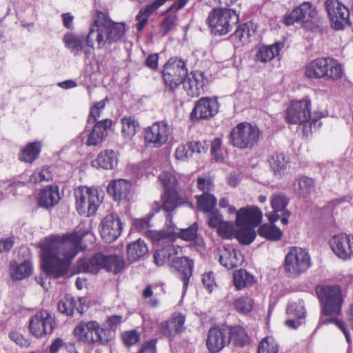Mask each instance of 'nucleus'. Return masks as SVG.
<instances>
[{
    "label": "nucleus",
    "mask_w": 353,
    "mask_h": 353,
    "mask_svg": "<svg viewBox=\"0 0 353 353\" xmlns=\"http://www.w3.org/2000/svg\"><path fill=\"white\" fill-rule=\"evenodd\" d=\"M124 33V23H116L107 12L96 10L88 34L68 32L64 34L63 43L74 56H79L83 52L88 57L94 49V40L98 49H108L111 44L119 41Z\"/></svg>",
    "instance_id": "1"
},
{
    "label": "nucleus",
    "mask_w": 353,
    "mask_h": 353,
    "mask_svg": "<svg viewBox=\"0 0 353 353\" xmlns=\"http://www.w3.org/2000/svg\"><path fill=\"white\" fill-rule=\"evenodd\" d=\"M83 234L77 232L46 239L40 244L41 268L50 278L65 275L72 260L82 250Z\"/></svg>",
    "instance_id": "2"
},
{
    "label": "nucleus",
    "mask_w": 353,
    "mask_h": 353,
    "mask_svg": "<svg viewBox=\"0 0 353 353\" xmlns=\"http://www.w3.org/2000/svg\"><path fill=\"white\" fill-rule=\"evenodd\" d=\"M159 179L164 187V192L161 195V201H155L152 209L158 212L161 209L166 212H170L181 205L192 207V203L181 192L178 190V183L176 177L170 172H162Z\"/></svg>",
    "instance_id": "3"
},
{
    "label": "nucleus",
    "mask_w": 353,
    "mask_h": 353,
    "mask_svg": "<svg viewBox=\"0 0 353 353\" xmlns=\"http://www.w3.org/2000/svg\"><path fill=\"white\" fill-rule=\"evenodd\" d=\"M323 112L311 113V101L308 97L301 100L292 101L285 110V121L290 124H299L303 125V132H309L311 128V123L316 122L318 119L325 117Z\"/></svg>",
    "instance_id": "4"
},
{
    "label": "nucleus",
    "mask_w": 353,
    "mask_h": 353,
    "mask_svg": "<svg viewBox=\"0 0 353 353\" xmlns=\"http://www.w3.org/2000/svg\"><path fill=\"white\" fill-rule=\"evenodd\" d=\"M239 21V16L236 11L224 7L213 8L206 20L211 33L216 36L228 34Z\"/></svg>",
    "instance_id": "5"
},
{
    "label": "nucleus",
    "mask_w": 353,
    "mask_h": 353,
    "mask_svg": "<svg viewBox=\"0 0 353 353\" xmlns=\"http://www.w3.org/2000/svg\"><path fill=\"white\" fill-rule=\"evenodd\" d=\"M78 341L93 345H105L111 340L110 331L96 321H81L74 329Z\"/></svg>",
    "instance_id": "6"
},
{
    "label": "nucleus",
    "mask_w": 353,
    "mask_h": 353,
    "mask_svg": "<svg viewBox=\"0 0 353 353\" xmlns=\"http://www.w3.org/2000/svg\"><path fill=\"white\" fill-rule=\"evenodd\" d=\"M344 71L339 62L330 57L317 58L311 61L306 67L305 75L310 79L338 80Z\"/></svg>",
    "instance_id": "7"
},
{
    "label": "nucleus",
    "mask_w": 353,
    "mask_h": 353,
    "mask_svg": "<svg viewBox=\"0 0 353 353\" xmlns=\"http://www.w3.org/2000/svg\"><path fill=\"white\" fill-rule=\"evenodd\" d=\"M260 135L261 131L256 125L241 122L231 130L229 143L241 150L251 149L259 141Z\"/></svg>",
    "instance_id": "8"
},
{
    "label": "nucleus",
    "mask_w": 353,
    "mask_h": 353,
    "mask_svg": "<svg viewBox=\"0 0 353 353\" xmlns=\"http://www.w3.org/2000/svg\"><path fill=\"white\" fill-rule=\"evenodd\" d=\"M316 293L321 302L323 315H339L343 298L339 285H318Z\"/></svg>",
    "instance_id": "9"
},
{
    "label": "nucleus",
    "mask_w": 353,
    "mask_h": 353,
    "mask_svg": "<svg viewBox=\"0 0 353 353\" xmlns=\"http://www.w3.org/2000/svg\"><path fill=\"white\" fill-rule=\"evenodd\" d=\"M74 196L77 211L85 217L95 214L102 201L98 189L94 188H79Z\"/></svg>",
    "instance_id": "10"
},
{
    "label": "nucleus",
    "mask_w": 353,
    "mask_h": 353,
    "mask_svg": "<svg viewBox=\"0 0 353 353\" xmlns=\"http://www.w3.org/2000/svg\"><path fill=\"white\" fill-rule=\"evenodd\" d=\"M188 73V68L183 60L171 57L164 65L162 71L161 76L165 87L174 92L181 83L183 84Z\"/></svg>",
    "instance_id": "11"
},
{
    "label": "nucleus",
    "mask_w": 353,
    "mask_h": 353,
    "mask_svg": "<svg viewBox=\"0 0 353 353\" xmlns=\"http://www.w3.org/2000/svg\"><path fill=\"white\" fill-rule=\"evenodd\" d=\"M311 265L310 254L305 250L293 247L285 257V271L289 277H296L305 272Z\"/></svg>",
    "instance_id": "12"
},
{
    "label": "nucleus",
    "mask_w": 353,
    "mask_h": 353,
    "mask_svg": "<svg viewBox=\"0 0 353 353\" xmlns=\"http://www.w3.org/2000/svg\"><path fill=\"white\" fill-rule=\"evenodd\" d=\"M171 129L164 121L154 122L145 129L144 140L148 147L160 148L163 145L171 134Z\"/></svg>",
    "instance_id": "13"
},
{
    "label": "nucleus",
    "mask_w": 353,
    "mask_h": 353,
    "mask_svg": "<svg viewBox=\"0 0 353 353\" xmlns=\"http://www.w3.org/2000/svg\"><path fill=\"white\" fill-rule=\"evenodd\" d=\"M55 325L52 315L48 310H41L30 319L29 330L37 338H42L50 334Z\"/></svg>",
    "instance_id": "14"
},
{
    "label": "nucleus",
    "mask_w": 353,
    "mask_h": 353,
    "mask_svg": "<svg viewBox=\"0 0 353 353\" xmlns=\"http://www.w3.org/2000/svg\"><path fill=\"white\" fill-rule=\"evenodd\" d=\"M325 6L333 29L343 30L347 25L350 24L349 10L339 0H326Z\"/></svg>",
    "instance_id": "15"
},
{
    "label": "nucleus",
    "mask_w": 353,
    "mask_h": 353,
    "mask_svg": "<svg viewBox=\"0 0 353 353\" xmlns=\"http://www.w3.org/2000/svg\"><path fill=\"white\" fill-rule=\"evenodd\" d=\"M219 109V103L216 98L202 97L196 101L190 114L192 121L199 119H209L215 116Z\"/></svg>",
    "instance_id": "16"
},
{
    "label": "nucleus",
    "mask_w": 353,
    "mask_h": 353,
    "mask_svg": "<svg viewBox=\"0 0 353 353\" xmlns=\"http://www.w3.org/2000/svg\"><path fill=\"white\" fill-rule=\"evenodd\" d=\"M123 223L117 214H110L101 222V236L106 243H112L121 235Z\"/></svg>",
    "instance_id": "17"
},
{
    "label": "nucleus",
    "mask_w": 353,
    "mask_h": 353,
    "mask_svg": "<svg viewBox=\"0 0 353 353\" xmlns=\"http://www.w3.org/2000/svg\"><path fill=\"white\" fill-rule=\"evenodd\" d=\"M170 269L176 272L183 283V294H185L189 285L190 279L192 275L194 261L186 256H175L171 259Z\"/></svg>",
    "instance_id": "18"
},
{
    "label": "nucleus",
    "mask_w": 353,
    "mask_h": 353,
    "mask_svg": "<svg viewBox=\"0 0 353 353\" xmlns=\"http://www.w3.org/2000/svg\"><path fill=\"white\" fill-rule=\"evenodd\" d=\"M334 253L343 260L353 257V236L345 234L334 235L330 241Z\"/></svg>",
    "instance_id": "19"
},
{
    "label": "nucleus",
    "mask_w": 353,
    "mask_h": 353,
    "mask_svg": "<svg viewBox=\"0 0 353 353\" xmlns=\"http://www.w3.org/2000/svg\"><path fill=\"white\" fill-rule=\"evenodd\" d=\"M228 329L215 326L208 333L206 346L210 353H218L230 344Z\"/></svg>",
    "instance_id": "20"
},
{
    "label": "nucleus",
    "mask_w": 353,
    "mask_h": 353,
    "mask_svg": "<svg viewBox=\"0 0 353 353\" xmlns=\"http://www.w3.org/2000/svg\"><path fill=\"white\" fill-rule=\"evenodd\" d=\"M316 13V10L312 4L309 1H305L294 8L289 14H286L283 18V23L290 26L296 22H304L307 17L314 18Z\"/></svg>",
    "instance_id": "21"
},
{
    "label": "nucleus",
    "mask_w": 353,
    "mask_h": 353,
    "mask_svg": "<svg viewBox=\"0 0 353 353\" xmlns=\"http://www.w3.org/2000/svg\"><path fill=\"white\" fill-rule=\"evenodd\" d=\"M262 213L256 206H247L236 212V226L256 227L261 221Z\"/></svg>",
    "instance_id": "22"
},
{
    "label": "nucleus",
    "mask_w": 353,
    "mask_h": 353,
    "mask_svg": "<svg viewBox=\"0 0 353 353\" xmlns=\"http://www.w3.org/2000/svg\"><path fill=\"white\" fill-rule=\"evenodd\" d=\"M112 123V121L110 119H105L95 123L88 134L85 144L88 146H95L101 143L111 130Z\"/></svg>",
    "instance_id": "23"
},
{
    "label": "nucleus",
    "mask_w": 353,
    "mask_h": 353,
    "mask_svg": "<svg viewBox=\"0 0 353 353\" xmlns=\"http://www.w3.org/2000/svg\"><path fill=\"white\" fill-rule=\"evenodd\" d=\"M205 78L203 72H191L188 73L183 83V88L190 97H197L202 94Z\"/></svg>",
    "instance_id": "24"
},
{
    "label": "nucleus",
    "mask_w": 353,
    "mask_h": 353,
    "mask_svg": "<svg viewBox=\"0 0 353 353\" xmlns=\"http://www.w3.org/2000/svg\"><path fill=\"white\" fill-rule=\"evenodd\" d=\"M103 253L98 252L91 257L79 259L77 261L76 268L79 273L96 274L103 270Z\"/></svg>",
    "instance_id": "25"
},
{
    "label": "nucleus",
    "mask_w": 353,
    "mask_h": 353,
    "mask_svg": "<svg viewBox=\"0 0 353 353\" xmlns=\"http://www.w3.org/2000/svg\"><path fill=\"white\" fill-rule=\"evenodd\" d=\"M185 320L183 315L172 316L168 321L160 323V333L167 338H174L184 330Z\"/></svg>",
    "instance_id": "26"
},
{
    "label": "nucleus",
    "mask_w": 353,
    "mask_h": 353,
    "mask_svg": "<svg viewBox=\"0 0 353 353\" xmlns=\"http://www.w3.org/2000/svg\"><path fill=\"white\" fill-rule=\"evenodd\" d=\"M84 299L78 298L75 299L74 296L70 294H66L63 299H61L58 304V310L66 316H72L77 311L79 314L83 313L84 310Z\"/></svg>",
    "instance_id": "27"
},
{
    "label": "nucleus",
    "mask_w": 353,
    "mask_h": 353,
    "mask_svg": "<svg viewBox=\"0 0 353 353\" xmlns=\"http://www.w3.org/2000/svg\"><path fill=\"white\" fill-rule=\"evenodd\" d=\"M118 164V152L113 150H104L92 161V165L104 170H112Z\"/></svg>",
    "instance_id": "28"
},
{
    "label": "nucleus",
    "mask_w": 353,
    "mask_h": 353,
    "mask_svg": "<svg viewBox=\"0 0 353 353\" xmlns=\"http://www.w3.org/2000/svg\"><path fill=\"white\" fill-rule=\"evenodd\" d=\"M59 200L58 186L49 185L40 191L38 196V205L40 207L49 209L56 205Z\"/></svg>",
    "instance_id": "29"
},
{
    "label": "nucleus",
    "mask_w": 353,
    "mask_h": 353,
    "mask_svg": "<svg viewBox=\"0 0 353 353\" xmlns=\"http://www.w3.org/2000/svg\"><path fill=\"white\" fill-rule=\"evenodd\" d=\"M289 198L283 193H278L272 195L271 198V207L272 212L267 214L270 223H274L280 218L279 212L288 211L286 209L289 203Z\"/></svg>",
    "instance_id": "30"
},
{
    "label": "nucleus",
    "mask_w": 353,
    "mask_h": 353,
    "mask_svg": "<svg viewBox=\"0 0 353 353\" xmlns=\"http://www.w3.org/2000/svg\"><path fill=\"white\" fill-rule=\"evenodd\" d=\"M182 249L180 246L168 243L160 249H158L154 253V261L158 266H161L167 262L170 264L171 259L181 252Z\"/></svg>",
    "instance_id": "31"
},
{
    "label": "nucleus",
    "mask_w": 353,
    "mask_h": 353,
    "mask_svg": "<svg viewBox=\"0 0 353 353\" xmlns=\"http://www.w3.org/2000/svg\"><path fill=\"white\" fill-rule=\"evenodd\" d=\"M288 314L294 316V319H288L285 321V325L292 329L299 327L305 317L306 311L302 303H294L290 304L286 310Z\"/></svg>",
    "instance_id": "32"
},
{
    "label": "nucleus",
    "mask_w": 353,
    "mask_h": 353,
    "mask_svg": "<svg viewBox=\"0 0 353 353\" xmlns=\"http://www.w3.org/2000/svg\"><path fill=\"white\" fill-rule=\"evenodd\" d=\"M131 184L125 179L112 181L108 186L107 190L114 196V200L126 199L130 193Z\"/></svg>",
    "instance_id": "33"
},
{
    "label": "nucleus",
    "mask_w": 353,
    "mask_h": 353,
    "mask_svg": "<svg viewBox=\"0 0 353 353\" xmlns=\"http://www.w3.org/2000/svg\"><path fill=\"white\" fill-rule=\"evenodd\" d=\"M33 271L32 264L29 261L21 263L12 262L10 263V274L12 280L19 281L28 277Z\"/></svg>",
    "instance_id": "34"
},
{
    "label": "nucleus",
    "mask_w": 353,
    "mask_h": 353,
    "mask_svg": "<svg viewBox=\"0 0 353 353\" xmlns=\"http://www.w3.org/2000/svg\"><path fill=\"white\" fill-rule=\"evenodd\" d=\"M294 187L300 196L307 197L314 191L315 182L311 177L300 175L296 178Z\"/></svg>",
    "instance_id": "35"
},
{
    "label": "nucleus",
    "mask_w": 353,
    "mask_h": 353,
    "mask_svg": "<svg viewBox=\"0 0 353 353\" xmlns=\"http://www.w3.org/2000/svg\"><path fill=\"white\" fill-rule=\"evenodd\" d=\"M103 270L114 274H118L123 270L125 261L122 256L118 254L105 255L103 254Z\"/></svg>",
    "instance_id": "36"
},
{
    "label": "nucleus",
    "mask_w": 353,
    "mask_h": 353,
    "mask_svg": "<svg viewBox=\"0 0 353 353\" xmlns=\"http://www.w3.org/2000/svg\"><path fill=\"white\" fill-rule=\"evenodd\" d=\"M283 48V43L281 42H276L271 46H262L256 52V59L263 63L270 61L276 55H279Z\"/></svg>",
    "instance_id": "37"
},
{
    "label": "nucleus",
    "mask_w": 353,
    "mask_h": 353,
    "mask_svg": "<svg viewBox=\"0 0 353 353\" xmlns=\"http://www.w3.org/2000/svg\"><path fill=\"white\" fill-rule=\"evenodd\" d=\"M268 162L274 175L281 177L286 172L288 161L283 153H274L268 159Z\"/></svg>",
    "instance_id": "38"
},
{
    "label": "nucleus",
    "mask_w": 353,
    "mask_h": 353,
    "mask_svg": "<svg viewBox=\"0 0 353 353\" xmlns=\"http://www.w3.org/2000/svg\"><path fill=\"white\" fill-rule=\"evenodd\" d=\"M230 343L232 341L235 346L243 347L250 342V337L245 329L241 326L235 325L228 329Z\"/></svg>",
    "instance_id": "39"
},
{
    "label": "nucleus",
    "mask_w": 353,
    "mask_h": 353,
    "mask_svg": "<svg viewBox=\"0 0 353 353\" xmlns=\"http://www.w3.org/2000/svg\"><path fill=\"white\" fill-rule=\"evenodd\" d=\"M148 252V247L144 241L139 239L137 241L129 244L127 248V255L131 262L139 260Z\"/></svg>",
    "instance_id": "40"
},
{
    "label": "nucleus",
    "mask_w": 353,
    "mask_h": 353,
    "mask_svg": "<svg viewBox=\"0 0 353 353\" xmlns=\"http://www.w3.org/2000/svg\"><path fill=\"white\" fill-rule=\"evenodd\" d=\"M233 281L237 290H242L256 282L255 277L245 269H240L233 274Z\"/></svg>",
    "instance_id": "41"
},
{
    "label": "nucleus",
    "mask_w": 353,
    "mask_h": 353,
    "mask_svg": "<svg viewBox=\"0 0 353 353\" xmlns=\"http://www.w3.org/2000/svg\"><path fill=\"white\" fill-rule=\"evenodd\" d=\"M258 234L267 240L278 241L282 237L283 232L274 223H271V224L264 223L259 226Z\"/></svg>",
    "instance_id": "42"
},
{
    "label": "nucleus",
    "mask_w": 353,
    "mask_h": 353,
    "mask_svg": "<svg viewBox=\"0 0 353 353\" xmlns=\"http://www.w3.org/2000/svg\"><path fill=\"white\" fill-rule=\"evenodd\" d=\"M234 233V237L242 245H250L256 238V232L254 227L250 226H238Z\"/></svg>",
    "instance_id": "43"
},
{
    "label": "nucleus",
    "mask_w": 353,
    "mask_h": 353,
    "mask_svg": "<svg viewBox=\"0 0 353 353\" xmlns=\"http://www.w3.org/2000/svg\"><path fill=\"white\" fill-rule=\"evenodd\" d=\"M41 152V144L39 142L28 143L19 154L20 160L32 163L39 157Z\"/></svg>",
    "instance_id": "44"
},
{
    "label": "nucleus",
    "mask_w": 353,
    "mask_h": 353,
    "mask_svg": "<svg viewBox=\"0 0 353 353\" xmlns=\"http://www.w3.org/2000/svg\"><path fill=\"white\" fill-rule=\"evenodd\" d=\"M196 203L198 210L205 212L212 211L216 204V199L213 194H202L196 196Z\"/></svg>",
    "instance_id": "45"
},
{
    "label": "nucleus",
    "mask_w": 353,
    "mask_h": 353,
    "mask_svg": "<svg viewBox=\"0 0 353 353\" xmlns=\"http://www.w3.org/2000/svg\"><path fill=\"white\" fill-rule=\"evenodd\" d=\"M219 262L223 266L229 270L233 269L240 264L235 250L230 251L225 249L219 256Z\"/></svg>",
    "instance_id": "46"
},
{
    "label": "nucleus",
    "mask_w": 353,
    "mask_h": 353,
    "mask_svg": "<svg viewBox=\"0 0 353 353\" xmlns=\"http://www.w3.org/2000/svg\"><path fill=\"white\" fill-rule=\"evenodd\" d=\"M122 134L131 139L139 128V123L132 117H124L121 119Z\"/></svg>",
    "instance_id": "47"
},
{
    "label": "nucleus",
    "mask_w": 353,
    "mask_h": 353,
    "mask_svg": "<svg viewBox=\"0 0 353 353\" xmlns=\"http://www.w3.org/2000/svg\"><path fill=\"white\" fill-rule=\"evenodd\" d=\"M52 179V174L50 167L43 166L40 169L36 170L30 176V181L34 183H39L43 181H49Z\"/></svg>",
    "instance_id": "48"
},
{
    "label": "nucleus",
    "mask_w": 353,
    "mask_h": 353,
    "mask_svg": "<svg viewBox=\"0 0 353 353\" xmlns=\"http://www.w3.org/2000/svg\"><path fill=\"white\" fill-rule=\"evenodd\" d=\"M166 225L168 228V232L158 231L152 232V235L154 241H160L167 239L169 236L172 235V234L176 233L175 226L172 223V216L170 212H168L166 216Z\"/></svg>",
    "instance_id": "49"
},
{
    "label": "nucleus",
    "mask_w": 353,
    "mask_h": 353,
    "mask_svg": "<svg viewBox=\"0 0 353 353\" xmlns=\"http://www.w3.org/2000/svg\"><path fill=\"white\" fill-rule=\"evenodd\" d=\"M253 304L254 301L250 297L243 296L234 301V307L238 312L247 314L252 310Z\"/></svg>",
    "instance_id": "50"
},
{
    "label": "nucleus",
    "mask_w": 353,
    "mask_h": 353,
    "mask_svg": "<svg viewBox=\"0 0 353 353\" xmlns=\"http://www.w3.org/2000/svg\"><path fill=\"white\" fill-rule=\"evenodd\" d=\"M279 345L274 339L263 338L259 346L257 353H278Z\"/></svg>",
    "instance_id": "51"
},
{
    "label": "nucleus",
    "mask_w": 353,
    "mask_h": 353,
    "mask_svg": "<svg viewBox=\"0 0 353 353\" xmlns=\"http://www.w3.org/2000/svg\"><path fill=\"white\" fill-rule=\"evenodd\" d=\"M107 101H108V99L105 98L95 103L91 107L87 121L88 123H95L97 122V121L100 117L101 112L104 109Z\"/></svg>",
    "instance_id": "52"
},
{
    "label": "nucleus",
    "mask_w": 353,
    "mask_h": 353,
    "mask_svg": "<svg viewBox=\"0 0 353 353\" xmlns=\"http://www.w3.org/2000/svg\"><path fill=\"white\" fill-rule=\"evenodd\" d=\"M218 234L223 239H231L234 236L235 231L232 223L228 221H223L217 228Z\"/></svg>",
    "instance_id": "53"
},
{
    "label": "nucleus",
    "mask_w": 353,
    "mask_h": 353,
    "mask_svg": "<svg viewBox=\"0 0 353 353\" xmlns=\"http://www.w3.org/2000/svg\"><path fill=\"white\" fill-rule=\"evenodd\" d=\"M122 339L123 343L126 346L130 347L139 341L140 334L137 331L134 330L126 331L122 334Z\"/></svg>",
    "instance_id": "54"
},
{
    "label": "nucleus",
    "mask_w": 353,
    "mask_h": 353,
    "mask_svg": "<svg viewBox=\"0 0 353 353\" xmlns=\"http://www.w3.org/2000/svg\"><path fill=\"white\" fill-rule=\"evenodd\" d=\"M197 230V223H194L188 228L180 230L179 236L183 240L192 241L196 238Z\"/></svg>",
    "instance_id": "55"
},
{
    "label": "nucleus",
    "mask_w": 353,
    "mask_h": 353,
    "mask_svg": "<svg viewBox=\"0 0 353 353\" xmlns=\"http://www.w3.org/2000/svg\"><path fill=\"white\" fill-rule=\"evenodd\" d=\"M177 15L176 14H171L165 17L161 25V30L163 35L168 34L176 25Z\"/></svg>",
    "instance_id": "56"
},
{
    "label": "nucleus",
    "mask_w": 353,
    "mask_h": 353,
    "mask_svg": "<svg viewBox=\"0 0 353 353\" xmlns=\"http://www.w3.org/2000/svg\"><path fill=\"white\" fill-rule=\"evenodd\" d=\"M250 31V26L248 23H243L239 26L235 30L234 37L240 41H243L252 35Z\"/></svg>",
    "instance_id": "57"
},
{
    "label": "nucleus",
    "mask_w": 353,
    "mask_h": 353,
    "mask_svg": "<svg viewBox=\"0 0 353 353\" xmlns=\"http://www.w3.org/2000/svg\"><path fill=\"white\" fill-rule=\"evenodd\" d=\"M202 283L205 289L210 293L216 285L214 279V273L212 271L205 272L202 275Z\"/></svg>",
    "instance_id": "58"
},
{
    "label": "nucleus",
    "mask_w": 353,
    "mask_h": 353,
    "mask_svg": "<svg viewBox=\"0 0 353 353\" xmlns=\"http://www.w3.org/2000/svg\"><path fill=\"white\" fill-rule=\"evenodd\" d=\"M152 212L148 214V216L143 219H135L133 223L134 228L138 231H143L150 227V219L154 216L156 212L152 208Z\"/></svg>",
    "instance_id": "59"
},
{
    "label": "nucleus",
    "mask_w": 353,
    "mask_h": 353,
    "mask_svg": "<svg viewBox=\"0 0 353 353\" xmlns=\"http://www.w3.org/2000/svg\"><path fill=\"white\" fill-rule=\"evenodd\" d=\"M189 148L187 143L179 145L175 150L174 155L176 159L183 161L189 160V159L192 157Z\"/></svg>",
    "instance_id": "60"
},
{
    "label": "nucleus",
    "mask_w": 353,
    "mask_h": 353,
    "mask_svg": "<svg viewBox=\"0 0 353 353\" xmlns=\"http://www.w3.org/2000/svg\"><path fill=\"white\" fill-rule=\"evenodd\" d=\"M208 223L210 228H218L223 222V216L216 211L208 212Z\"/></svg>",
    "instance_id": "61"
},
{
    "label": "nucleus",
    "mask_w": 353,
    "mask_h": 353,
    "mask_svg": "<svg viewBox=\"0 0 353 353\" xmlns=\"http://www.w3.org/2000/svg\"><path fill=\"white\" fill-rule=\"evenodd\" d=\"M197 188L203 194H210L214 190V184L210 179L199 177L197 179Z\"/></svg>",
    "instance_id": "62"
},
{
    "label": "nucleus",
    "mask_w": 353,
    "mask_h": 353,
    "mask_svg": "<svg viewBox=\"0 0 353 353\" xmlns=\"http://www.w3.org/2000/svg\"><path fill=\"white\" fill-rule=\"evenodd\" d=\"M9 337L21 347H27L29 345V342L21 334L17 332H11L9 334Z\"/></svg>",
    "instance_id": "63"
},
{
    "label": "nucleus",
    "mask_w": 353,
    "mask_h": 353,
    "mask_svg": "<svg viewBox=\"0 0 353 353\" xmlns=\"http://www.w3.org/2000/svg\"><path fill=\"white\" fill-rule=\"evenodd\" d=\"M156 345L157 339H152L142 345L139 353H157Z\"/></svg>",
    "instance_id": "64"
}]
</instances>
